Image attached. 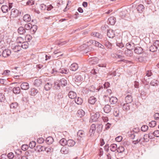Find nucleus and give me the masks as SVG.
<instances>
[{
	"instance_id": "nucleus-27",
	"label": "nucleus",
	"mask_w": 159,
	"mask_h": 159,
	"mask_svg": "<svg viewBox=\"0 0 159 159\" xmlns=\"http://www.w3.org/2000/svg\"><path fill=\"white\" fill-rule=\"evenodd\" d=\"M45 147L39 145L36 147L35 150L37 151L38 152H40L41 151H44Z\"/></svg>"
},
{
	"instance_id": "nucleus-61",
	"label": "nucleus",
	"mask_w": 159,
	"mask_h": 159,
	"mask_svg": "<svg viewBox=\"0 0 159 159\" xmlns=\"http://www.w3.org/2000/svg\"><path fill=\"white\" fill-rule=\"evenodd\" d=\"M119 110H117V109H115L114 111V115L115 116H119Z\"/></svg>"
},
{
	"instance_id": "nucleus-8",
	"label": "nucleus",
	"mask_w": 159,
	"mask_h": 159,
	"mask_svg": "<svg viewBox=\"0 0 159 159\" xmlns=\"http://www.w3.org/2000/svg\"><path fill=\"white\" fill-rule=\"evenodd\" d=\"M22 89L26 90L29 88V85L28 83L27 82H23L20 86Z\"/></svg>"
},
{
	"instance_id": "nucleus-15",
	"label": "nucleus",
	"mask_w": 159,
	"mask_h": 159,
	"mask_svg": "<svg viewBox=\"0 0 159 159\" xmlns=\"http://www.w3.org/2000/svg\"><path fill=\"white\" fill-rule=\"evenodd\" d=\"M42 84V80L40 79H37L34 81V84L35 86L37 87H39L41 86Z\"/></svg>"
},
{
	"instance_id": "nucleus-42",
	"label": "nucleus",
	"mask_w": 159,
	"mask_h": 159,
	"mask_svg": "<svg viewBox=\"0 0 159 159\" xmlns=\"http://www.w3.org/2000/svg\"><path fill=\"white\" fill-rule=\"evenodd\" d=\"M20 46L23 48L26 49L28 48V43L26 41L22 43Z\"/></svg>"
},
{
	"instance_id": "nucleus-47",
	"label": "nucleus",
	"mask_w": 159,
	"mask_h": 159,
	"mask_svg": "<svg viewBox=\"0 0 159 159\" xmlns=\"http://www.w3.org/2000/svg\"><path fill=\"white\" fill-rule=\"evenodd\" d=\"M32 26V24L30 23H28L25 25L24 26V29L26 30H30Z\"/></svg>"
},
{
	"instance_id": "nucleus-36",
	"label": "nucleus",
	"mask_w": 159,
	"mask_h": 159,
	"mask_svg": "<svg viewBox=\"0 0 159 159\" xmlns=\"http://www.w3.org/2000/svg\"><path fill=\"white\" fill-rule=\"evenodd\" d=\"M138 60L139 61L142 62H145L147 61L146 56H140L138 58Z\"/></svg>"
},
{
	"instance_id": "nucleus-35",
	"label": "nucleus",
	"mask_w": 159,
	"mask_h": 159,
	"mask_svg": "<svg viewBox=\"0 0 159 159\" xmlns=\"http://www.w3.org/2000/svg\"><path fill=\"white\" fill-rule=\"evenodd\" d=\"M61 152L63 154H66L68 153L69 150L68 148L66 147H63L61 149Z\"/></svg>"
},
{
	"instance_id": "nucleus-19",
	"label": "nucleus",
	"mask_w": 159,
	"mask_h": 159,
	"mask_svg": "<svg viewBox=\"0 0 159 159\" xmlns=\"http://www.w3.org/2000/svg\"><path fill=\"white\" fill-rule=\"evenodd\" d=\"M23 20L25 22H28L31 20V18L29 14H27L25 15L23 17Z\"/></svg>"
},
{
	"instance_id": "nucleus-63",
	"label": "nucleus",
	"mask_w": 159,
	"mask_h": 159,
	"mask_svg": "<svg viewBox=\"0 0 159 159\" xmlns=\"http://www.w3.org/2000/svg\"><path fill=\"white\" fill-rule=\"evenodd\" d=\"M151 85L155 86L157 85V81L156 80H153L150 83Z\"/></svg>"
},
{
	"instance_id": "nucleus-46",
	"label": "nucleus",
	"mask_w": 159,
	"mask_h": 159,
	"mask_svg": "<svg viewBox=\"0 0 159 159\" xmlns=\"http://www.w3.org/2000/svg\"><path fill=\"white\" fill-rule=\"evenodd\" d=\"M60 82L61 84L64 86H66L67 84V81L64 78L61 79Z\"/></svg>"
},
{
	"instance_id": "nucleus-14",
	"label": "nucleus",
	"mask_w": 159,
	"mask_h": 159,
	"mask_svg": "<svg viewBox=\"0 0 159 159\" xmlns=\"http://www.w3.org/2000/svg\"><path fill=\"white\" fill-rule=\"evenodd\" d=\"M103 110L105 112L108 113L111 111V108L110 105L107 104L104 107Z\"/></svg>"
},
{
	"instance_id": "nucleus-50",
	"label": "nucleus",
	"mask_w": 159,
	"mask_h": 159,
	"mask_svg": "<svg viewBox=\"0 0 159 159\" xmlns=\"http://www.w3.org/2000/svg\"><path fill=\"white\" fill-rule=\"evenodd\" d=\"M36 144L35 142L34 141L30 142L29 144V147L31 148H33L35 147Z\"/></svg>"
},
{
	"instance_id": "nucleus-32",
	"label": "nucleus",
	"mask_w": 159,
	"mask_h": 159,
	"mask_svg": "<svg viewBox=\"0 0 159 159\" xmlns=\"http://www.w3.org/2000/svg\"><path fill=\"white\" fill-rule=\"evenodd\" d=\"M158 49V47L153 44L149 48V51L151 52H154L156 51Z\"/></svg>"
},
{
	"instance_id": "nucleus-28",
	"label": "nucleus",
	"mask_w": 159,
	"mask_h": 159,
	"mask_svg": "<svg viewBox=\"0 0 159 159\" xmlns=\"http://www.w3.org/2000/svg\"><path fill=\"white\" fill-rule=\"evenodd\" d=\"M117 101L118 99L116 97H111L110 98V102L111 104H116Z\"/></svg>"
},
{
	"instance_id": "nucleus-11",
	"label": "nucleus",
	"mask_w": 159,
	"mask_h": 159,
	"mask_svg": "<svg viewBox=\"0 0 159 159\" xmlns=\"http://www.w3.org/2000/svg\"><path fill=\"white\" fill-rule=\"evenodd\" d=\"M134 51L136 54H140L143 52V49L140 47H135Z\"/></svg>"
},
{
	"instance_id": "nucleus-62",
	"label": "nucleus",
	"mask_w": 159,
	"mask_h": 159,
	"mask_svg": "<svg viewBox=\"0 0 159 159\" xmlns=\"http://www.w3.org/2000/svg\"><path fill=\"white\" fill-rule=\"evenodd\" d=\"M10 72V71L8 70H5L2 73V75L6 76L8 75H9Z\"/></svg>"
},
{
	"instance_id": "nucleus-57",
	"label": "nucleus",
	"mask_w": 159,
	"mask_h": 159,
	"mask_svg": "<svg viewBox=\"0 0 159 159\" xmlns=\"http://www.w3.org/2000/svg\"><path fill=\"white\" fill-rule=\"evenodd\" d=\"M44 141V139L43 138H39L37 140V142L39 144H41Z\"/></svg>"
},
{
	"instance_id": "nucleus-55",
	"label": "nucleus",
	"mask_w": 159,
	"mask_h": 159,
	"mask_svg": "<svg viewBox=\"0 0 159 159\" xmlns=\"http://www.w3.org/2000/svg\"><path fill=\"white\" fill-rule=\"evenodd\" d=\"M17 41L18 43H23L24 42V40L21 37H19L17 38Z\"/></svg>"
},
{
	"instance_id": "nucleus-58",
	"label": "nucleus",
	"mask_w": 159,
	"mask_h": 159,
	"mask_svg": "<svg viewBox=\"0 0 159 159\" xmlns=\"http://www.w3.org/2000/svg\"><path fill=\"white\" fill-rule=\"evenodd\" d=\"M153 135V132L152 131H150L148 135V138L151 139H152L154 138Z\"/></svg>"
},
{
	"instance_id": "nucleus-13",
	"label": "nucleus",
	"mask_w": 159,
	"mask_h": 159,
	"mask_svg": "<svg viewBox=\"0 0 159 159\" xmlns=\"http://www.w3.org/2000/svg\"><path fill=\"white\" fill-rule=\"evenodd\" d=\"M107 35L109 38H112L115 36V32L112 30H109L107 31Z\"/></svg>"
},
{
	"instance_id": "nucleus-38",
	"label": "nucleus",
	"mask_w": 159,
	"mask_h": 159,
	"mask_svg": "<svg viewBox=\"0 0 159 159\" xmlns=\"http://www.w3.org/2000/svg\"><path fill=\"white\" fill-rule=\"evenodd\" d=\"M67 140L65 139L62 138L59 141V143L62 146H64L66 145Z\"/></svg>"
},
{
	"instance_id": "nucleus-48",
	"label": "nucleus",
	"mask_w": 159,
	"mask_h": 159,
	"mask_svg": "<svg viewBox=\"0 0 159 159\" xmlns=\"http://www.w3.org/2000/svg\"><path fill=\"white\" fill-rule=\"evenodd\" d=\"M18 103L17 102H13L11 103L10 105V108L12 109H15L18 107Z\"/></svg>"
},
{
	"instance_id": "nucleus-53",
	"label": "nucleus",
	"mask_w": 159,
	"mask_h": 159,
	"mask_svg": "<svg viewBox=\"0 0 159 159\" xmlns=\"http://www.w3.org/2000/svg\"><path fill=\"white\" fill-rule=\"evenodd\" d=\"M115 57H116V58H120V59H121L120 60L118 61V62L124 61V59H123V58L124 57L123 56H121L120 55H117L115 56Z\"/></svg>"
},
{
	"instance_id": "nucleus-43",
	"label": "nucleus",
	"mask_w": 159,
	"mask_h": 159,
	"mask_svg": "<svg viewBox=\"0 0 159 159\" xmlns=\"http://www.w3.org/2000/svg\"><path fill=\"white\" fill-rule=\"evenodd\" d=\"M125 148L124 147L122 146H120L117 148V151L119 153H122L124 152Z\"/></svg>"
},
{
	"instance_id": "nucleus-23",
	"label": "nucleus",
	"mask_w": 159,
	"mask_h": 159,
	"mask_svg": "<svg viewBox=\"0 0 159 159\" xmlns=\"http://www.w3.org/2000/svg\"><path fill=\"white\" fill-rule=\"evenodd\" d=\"M20 88L19 87H14L13 89V92L15 94H19L20 92Z\"/></svg>"
},
{
	"instance_id": "nucleus-54",
	"label": "nucleus",
	"mask_w": 159,
	"mask_h": 159,
	"mask_svg": "<svg viewBox=\"0 0 159 159\" xmlns=\"http://www.w3.org/2000/svg\"><path fill=\"white\" fill-rule=\"evenodd\" d=\"M153 135L157 137H159V130H156L153 132Z\"/></svg>"
},
{
	"instance_id": "nucleus-18",
	"label": "nucleus",
	"mask_w": 159,
	"mask_h": 159,
	"mask_svg": "<svg viewBox=\"0 0 159 159\" xmlns=\"http://www.w3.org/2000/svg\"><path fill=\"white\" fill-rule=\"evenodd\" d=\"M108 22L109 24L113 25L115 23V19L114 17H111L108 19Z\"/></svg>"
},
{
	"instance_id": "nucleus-2",
	"label": "nucleus",
	"mask_w": 159,
	"mask_h": 159,
	"mask_svg": "<svg viewBox=\"0 0 159 159\" xmlns=\"http://www.w3.org/2000/svg\"><path fill=\"white\" fill-rule=\"evenodd\" d=\"M100 115L98 112H96L91 115L89 121L90 122L96 121L98 118L99 117Z\"/></svg>"
},
{
	"instance_id": "nucleus-37",
	"label": "nucleus",
	"mask_w": 159,
	"mask_h": 159,
	"mask_svg": "<svg viewBox=\"0 0 159 159\" xmlns=\"http://www.w3.org/2000/svg\"><path fill=\"white\" fill-rule=\"evenodd\" d=\"M97 132L98 133H100L102 130V125L101 124H97Z\"/></svg>"
},
{
	"instance_id": "nucleus-25",
	"label": "nucleus",
	"mask_w": 159,
	"mask_h": 159,
	"mask_svg": "<svg viewBox=\"0 0 159 159\" xmlns=\"http://www.w3.org/2000/svg\"><path fill=\"white\" fill-rule=\"evenodd\" d=\"M18 32L20 34H23L26 33V30L23 27H20L18 28Z\"/></svg>"
},
{
	"instance_id": "nucleus-64",
	"label": "nucleus",
	"mask_w": 159,
	"mask_h": 159,
	"mask_svg": "<svg viewBox=\"0 0 159 159\" xmlns=\"http://www.w3.org/2000/svg\"><path fill=\"white\" fill-rule=\"evenodd\" d=\"M154 117L155 120H158L159 119V113H156L154 115Z\"/></svg>"
},
{
	"instance_id": "nucleus-17",
	"label": "nucleus",
	"mask_w": 159,
	"mask_h": 159,
	"mask_svg": "<svg viewBox=\"0 0 159 159\" xmlns=\"http://www.w3.org/2000/svg\"><path fill=\"white\" fill-rule=\"evenodd\" d=\"M75 142L72 139H69L67 140L66 145L69 147H72L75 144Z\"/></svg>"
},
{
	"instance_id": "nucleus-33",
	"label": "nucleus",
	"mask_w": 159,
	"mask_h": 159,
	"mask_svg": "<svg viewBox=\"0 0 159 159\" xmlns=\"http://www.w3.org/2000/svg\"><path fill=\"white\" fill-rule=\"evenodd\" d=\"M110 150L112 152H115L117 150V145L116 144L113 143L111 144L110 146Z\"/></svg>"
},
{
	"instance_id": "nucleus-5",
	"label": "nucleus",
	"mask_w": 159,
	"mask_h": 159,
	"mask_svg": "<svg viewBox=\"0 0 159 159\" xmlns=\"http://www.w3.org/2000/svg\"><path fill=\"white\" fill-rule=\"evenodd\" d=\"M101 88H103L102 86H99L97 88H96L94 86L92 85L90 87L89 90L90 91L92 92H95L98 91Z\"/></svg>"
},
{
	"instance_id": "nucleus-10",
	"label": "nucleus",
	"mask_w": 159,
	"mask_h": 159,
	"mask_svg": "<svg viewBox=\"0 0 159 159\" xmlns=\"http://www.w3.org/2000/svg\"><path fill=\"white\" fill-rule=\"evenodd\" d=\"M96 101V98L93 96L90 97L88 100V102L92 105L94 104Z\"/></svg>"
},
{
	"instance_id": "nucleus-60",
	"label": "nucleus",
	"mask_w": 159,
	"mask_h": 159,
	"mask_svg": "<svg viewBox=\"0 0 159 159\" xmlns=\"http://www.w3.org/2000/svg\"><path fill=\"white\" fill-rule=\"evenodd\" d=\"M14 154L12 152L9 153L7 155V157L10 159H12L14 157Z\"/></svg>"
},
{
	"instance_id": "nucleus-49",
	"label": "nucleus",
	"mask_w": 159,
	"mask_h": 159,
	"mask_svg": "<svg viewBox=\"0 0 159 159\" xmlns=\"http://www.w3.org/2000/svg\"><path fill=\"white\" fill-rule=\"evenodd\" d=\"M156 125V122L154 120H152L149 122V126L151 127H154Z\"/></svg>"
},
{
	"instance_id": "nucleus-12",
	"label": "nucleus",
	"mask_w": 159,
	"mask_h": 159,
	"mask_svg": "<svg viewBox=\"0 0 159 159\" xmlns=\"http://www.w3.org/2000/svg\"><path fill=\"white\" fill-rule=\"evenodd\" d=\"M78 68V64L75 63L72 64L70 67V69L73 71H76Z\"/></svg>"
},
{
	"instance_id": "nucleus-41",
	"label": "nucleus",
	"mask_w": 159,
	"mask_h": 159,
	"mask_svg": "<svg viewBox=\"0 0 159 159\" xmlns=\"http://www.w3.org/2000/svg\"><path fill=\"white\" fill-rule=\"evenodd\" d=\"M21 49V47L20 45H16L12 48V49L15 52H17L20 51V50Z\"/></svg>"
},
{
	"instance_id": "nucleus-29",
	"label": "nucleus",
	"mask_w": 159,
	"mask_h": 159,
	"mask_svg": "<svg viewBox=\"0 0 159 159\" xmlns=\"http://www.w3.org/2000/svg\"><path fill=\"white\" fill-rule=\"evenodd\" d=\"M91 35L99 39L101 38L102 37V35L101 34L96 32L92 33L91 34Z\"/></svg>"
},
{
	"instance_id": "nucleus-1",
	"label": "nucleus",
	"mask_w": 159,
	"mask_h": 159,
	"mask_svg": "<svg viewBox=\"0 0 159 159\" xmlns=\"http://www.w3.org/2000/svg\"><path fill=\"white\" fill-rule=\"evenodd\" d=\"M55 65L56 67L52 70V73H53L54 72L60 73L62 74H66L68 73L69 70L66 68H61V62L56 63Z\"/></svg>"
},
{
	"instance_id": "nucleus-45",
	"label": "nucleus",
	"mask_w": 159,
	"mask_h": 159,
	"mask_svg": "<svg viewBox=\"0 0 159 159\" xmlns=\"http://www.w3.org/2000/svg\"><path fill=\"white\" fill-rule=\"evenodd\" d=\"M123 109L124 110L127 111L129 109V106L128 103L124 104L123 106Z\"/></svg>"
},
{
	"instance_id": "nucleus-52",
	"label": "nucleus",
	"mask_w": 159,
	"mask_h": 159,
	"mask_svg": "<svg viewBox=\"0 0 159 159\" xmlns=\"http://www.w3.org/2000/svg\"><path fill=\"white\" fill-rule=\"evenodd\" d=\"M148 126L146 125L142 126L141 128V130L143 132L146 131L148 129Z\"/></svg>"
},
{
	"instance_id": "nucleus-24",
	"label": "nucleus",
	"mask_w": 159,
	"mask_h": 159,
	"mask_svg": "<svg viewBox=\"0 0 159 159\" xmlns=\"http://www.w3.org/2000/svg\"><path fill=\"white\" fill-rule=\"evenodd\" d=\"M18 10L15 9H13L11 10V15L13 17L16 16L18 14Z\"/></svg>"
},
{
	"instance_id": "nucleus-7",
	"label": "nucleus",
	"mask_w": 159,
	"mask_h": 159,
	"mask_svg": "<svg viewBox=\"0 0 159 159\" xmlns=\"http://www.w3.org/2000/svg\"><path fill=\"white\" fill-rule=\"evenodd\" d=\"M129 94H128L125 97V101L127 103H130L133 101L132 97L131 96V93H129Z\"/></svg>"
},
{
	"instance_id": "nucleus-16",
	"label": "nucleus",
	"mask_w": 159,
	"mask_h": 159,
	"mask_svg": "<svg viewBox=\"0 0 159 159\" xmlns=\"http://www.w3.org/2000/svg\"><path fill=\"white\" fill-rule=\"evenodd\" d=\"M137 9L139 12L141 13L144 10V7L143 5L140 4L137 6Z\"/></svg>"
},
{
	"instance_id": "nucleus-26",
	"label": "nucleus",
	"mask_w": 159,
	"mask_h": 159,
	"mask_svg": "<svg viewBox=\"0 0 159 159\" xmlns=\"http://www.w3.org/2000/svg\"><path fill=\"white\" fill-rule=\"evenodd\" d=\"M77 116L81 118L85 115L84 111L82 109H80L78 110L77 112Z\"/></svg>"
},
{
	"instance_id": "nucleus-40",
	"label": "nucleus",
	"mask_w": 159,
	"mask_h": 159,
	"mask_svg": "<svg viewBox=\"0 0 159 159\" xmlns=\"http://www.w3.org/2000/svg\"><path fill=\"white\" fill-rule=\"evenodd\" d=\"M38 91L37 89L33 88L31 89L30 91V94L32 96H34L36 95L38 93Z\"/></svg>"
},
{
	"instance_id": "nucleus-21",
	"label": "nucleus",
	"mask_w": 159,
	"mask_h": 159,
	"mask_svg": "<svg viewBox=\"0 0 159 159\" xmlns=\"http://www.w3.org/2000/svg\"><path fill=\"white\" fill-rule=\"evenodd\" d=\"M2 11L4 13H6L8 11L9 8L6 5H3L1 7Z\"/></svg>"
},
{
	"instance_id": "nucleus-44",
	"label": "nucleus",
	"mask_w": 159,
	"mask_h": 159,
	"mask_svg": "<svg viewBox=\"0 0 159 159\" xmlns=\"http://www.w3.org/2000/svg\"><path fill=\"white\" fill-rule=\"evenodd\" d=\"M37 29V26L35 25H32L30 29V31L32 34H34L36 31Z\"/></svg>"
},
{
	"instance_id": "nucleus-34",
	"label": "nucleus",
	"mask_w": 159,
	"mask_h": 159,
	"mask_svg": "<svg viewBox=\"0 0 159 159\" xmlns=\"http://www.w3.org/2000/svg\"><path fill=\"white\" fill-rule=\"evenodd\" d=\"M125 54L128 57H131L132 56L133 51L132 50L127 49L125 51Z\"/></svg>"
},
{
	"instance_id": "nucleus-3",
	"label": "nucleus",
	"mask_w": 159,
	"mask_h": 159,
	"mask_svg": "<svg viewBox=\"0 0 159 159\" xmlns=\"http://www.w3.org/2000/svg\"><path fill=\"white\" fill-rule=\"evenodd\" d=\"M11 53V51L8 49H5L2 52V54L3 57H7L10 56Z\"/></svg>"
},
{
	"instance_id": "nucleus-59",
	"label": "nucleus",
	"mask_w": 159,
	"mask_h": 159,
	"mask_svg": "<svg viewBox=\"0 0 159 159\" xmlns=\"http://www.w3.org/2000/svg\"><path fill=\"white\" fill-rule=\"evenodd\" d=\"M91 61H92V62H93V61L94 62L93 63H92V64H96L98 62V58L96 57H93V58L92 60H91Z\"/></svg>"
},
{
	"instance_id": "nucleus-31",
	"label": "nucleus",
	"mask_w": 159,
	"mask_h": 159,
	"mask_svg": "<svg viewBox=\"0 0 159 159\" xmlns=\"http://www.w3.org/2000/svg\"><path fill=\"white\" fill-rule=\"evenodd\" d=\"M77 135L78 136L81 138H84L85 136V133L82 130H79L77 132Z\"/></svg>"
},
{
	"instance_id": "nucleus-6",
	"label": "nucleus",
	"mask_w": 159,
	"mask_h": 159,
	"mask_svg": "<svg viewBox=\"0 0 159 159\" xmlns=\"http://www.w3.org/2000/svg\"><path fill=\"white\" fill-rule=\"evenodd\" d=\"M96 129V125L94 124H93L91 126L89 130V134L90 136H91L95 133Z\"/></svg>"
},
{
	"instance_id": "nucleus-56",
	"label": "nucleus",
	"mask_w": 159,
	"mask_h": 159,
	"mask_svg": "<svg viewBox=\"0 0 159 159\" xmlns=\"http://www.w3.org/2000/svg\"><path fill=\"white\" fill-rule=\"evenodd\" d=\"M28 148V145L24 144L22 146L21 149L24 151L27 150Z\"/></svg>"
},
{
	"instance_id": "nucleus-51",
	"label": "nucleus",
	"mask_w": 159,
	"mask_h": 159,
	"mask_svg": "<svg viewBox=\"0 0 159 159\" xmlns=\"http://www.w3.org/2000/svg\"><path fill=\"white\" fill-rule=\"evenodd\" d=\"M149 139L148 138V134H145L144 135L143 137V140H142V142H148L149 141Z\"/></svg>"
},
{
	"instance_id": "nucleus-22",
	"label": "nucleus",
	"mask_w": 159,
	"mask_h": 159,
	"mask_svg": "<svg viewBox=\"0 0 159 159\" xmlns=\"http://www.w3.org/2000/svg\"><path fill=\"white\" fill-rule=\"evenodd\" d=\"M68 96L71 99H74L76 96V94L73 91H70L68 93Z\"/></svg>"
},
{
	"instance_id": "nucleus-39",
	"label": "nucleus",
	"mask_w": 159,
	"mask_h": 159,
	"mask_svg": "<svg viewBox=\"0 0 159 159\" xmlns=\"http://www.w3.org/2000/svg\"><path fill=\"white\" fill-rule=\"evenodd\" d=\"M83 102V100L81 98L78 97L75 99V102L78 105L81 104Z\"/></svg>"
},
{
	"instance_id": "nucleus-4",
	"label": "nucleus",
	"mask_w": 159,
	"mask_h": 159,
	"mask_svg": "<svg viewBox=\"0 0 159 159\" xmlns=\"http://www.w3.org/2000/svg\"><path fill=\"white\" fill-rule=\"evenodd\" d=\"M74 79L75 82H79L82 81L83 80V79L80 74L77 73L75 74V77Z\"/></svg>"
},
{
	"instance_id": "nucleus-30",
	"label": "nucleus",
	"mask_w": 159,
	"mask_h": 159,
	"mask_svg": "<svg viewBox=\"0 0 159 159\" xmlns=\"http://www.w3.org/2000/svg\"><path fill=\"white\" fill-rule=\"evenodd\" d=\"M53 139L52 137H48L46 139V142L48 144H50L53 142Z\"/></svg>"
},
{
	"instance_id": "nucleus-20",
	"label": "nucleus",
	"mask_w": 159,
	"mask_h": 159,
	"mask_svg": "<svg viewBox=\"0 0 159 159\" xmlns=\"http://www.w3.org/2000/svg\"><path fill=\"white\" fill-rule=\"evenodd\" d=\"M52 84L50 82L47 83L44 86V89L46 91L49 90L52 88Z\"/></svg>"
},
{
	"instance_id": "nucleus-9",
	"label": "nucleus",
	"mask_w": 159,
	"mask_h": 159,
	"mask_svg": "<svg viewBox=\"0 0 159 159\" xmlns=\"http://www.w3.org/2000/svg\"><path fill=\"white\" fill-rule=\"evenodd\" d=\"M126 49L132 51L135 48V45L132 43H127L126 45Z\"/></svg>"
}]
</instances>
